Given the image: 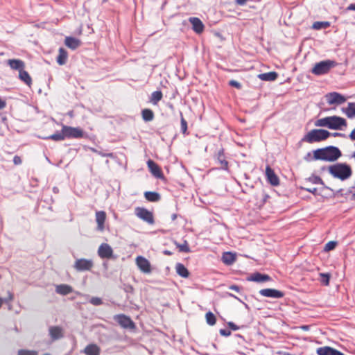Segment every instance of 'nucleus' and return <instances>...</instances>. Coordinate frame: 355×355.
Listing matches in <instances>:
<instances>
[{"mask_svg":"<svg viewBox=\"0 0 355 355\" xmlns=\"http://www.w3.org/2000/svg\"><path fill=\"white\" fill-rule=\"evenodd\" d=\"M315 125L327 127L332 130H341L343 126H347L346 120L340 116H332L318 119Z\"/></svg>","mask_w":355,"mask_h":355,"instance_id":"obj_2","label":"nucleus"},{"mask_svg":"<svg viewBox=\"0 0 355 355\" xmlns=\"http://www.w3.org/2000/svg\"><path fill=\"white\" fill-rule=\"evenodd\" d=\"M329 105H340L346 101V98L338 92H331L326 95Z\"/></svg>","mask_w":355,"mask_h":355,"instance_id":"obj_11","label":"nucleus"},{"mask_svg":"<svg viewBox=\"0 0 355 355\" xmlns=\"http://www.w3.org/2000/svg\"><path fill=\"white\" fill-rule=\"evenodd\" d=\"M177 247L179 248L180 252H189L190 248L187 241H184L183 244H177Z\"/></svg>","mask_w":355,"mask_h":355,"instance_id":"obj_40","label":"nucleus"},{"mask_svg":"<svg viewBox=\"0 0 355 355\" xmlns=\"http://www.w3.org/2000/svg\"><path fill=\"white\" fill-rule=\"evenodd\" d=\"M181 130L184 134L186 133L187 130V122L185 120V119L183 117L182 114H181Z\"/></svg>","mask_w":355,"mask_h":355,"instance_id":"obj_41","label":"nucleus"},{"mask_svg":"<svg viewBox=\"0 0 355 355\" xmlns=\"http://www.w3.org/2000/svg\"><path fill=\"white\" fill-rule=\"evenodd\" d=\"M98 254L101 259H111L113 257V250L107 243H102L98 250Z\"/></svg>","mask_w":355,"mask_h":355,"instance_id":"obj_12","label":"nucleus"},{"mask_svg":"<svg viewBox=\"0 0 355 355\" xmlns=\"http://www.w3.org/2000/svg\"><path fill=\"white\" fill-rule=\"evenodd\" d=\"M135 215L148 223V224L153 225L155 223L154 216L151 211L144 207H136L135 209Z\"/></svg>","mask_w":355,"mask_h":355,"instance_id":"obj_7","label":"nucleus"},{"mask_svg":"<svg viewBox=\"0 0 355 355\" xmlns=\"http://www.w3.org/2000/svg\"><path fill=\"white\" fill-rule=\"evenodd\" d=\"M19 78L27 85L30 86L32 83V78L25 69L19 72Z\"/></svg>","mask_w":355,"mask_h":355,"instance_id":"obj_28","label":"nucleus"},{"mask_svg":"<svg viewBox=\"0 0 355 355\" xmlns=\"http://www.w3.org/2000/svg\"><path fill=\"white\" fill-rule=\"evenodd\" d=\"M17 355H38V352L35 350L19 349Z\"/></svg>","mask_w":355,"mask_h":355,"instance_id":"obj_38","label":"nucleus"},{"mask_svg":"<svg viewBox=\"0 0 355 355\" xmlns=\"http://www.w3.org/2000/svg\"><path fill=\"white\" fill-rule=\"evenodd\" d=\"M6 107V102L5 100L0 97V110L4 109Z\"/></svg>","mask_w":355,"mask_h":355,"instance_id":"obj_49","label":"nucleus"},{"mask_svg":"<svg viewBox=\"0 0 355 355\" xmlns=\"http://www.w3.org/2000/svg\"><path fill=\"white\" fill-rule=\"evenodd\" d=\"M227 325L232 330L234 331L238 330L239 329V327L232 322H229Z\"/></svg>","mask_w":355,"mask_h":355,"instance_id":"obj_47","label":"nucleus"},{"mask_svg":"<svg viewBox=\"0 0 355 355\" xmlns=\"http://www.w3.org/2000/svg\"><path fill=\"white\" fill-rule=\"evenodd\" d=\"M147 166L150 173L157 178L163 179L164 175L161 168L152 159L147 162Z\"/></svg>","mask_w":355,"mask_h":355,"instance_id":"obj_14","label":"nucleus"},{"mask_svg":"<svg viewBox=\"0 0 355 355\" xmlns=\"http://www.w3.org/2000/svg\"><path fill=\"white\" fill-rule=\"evenodd\" d=\"M331 347H322L317 349V354L318 355H331Z\"/></svg>","mask_w":355,"mask_h":355,"instance_id":"obj_37","label":"nucleus"},{"mask_svg":"<svg viewBox=\"0 0 355 355\" xmlns=\"http://www.w3.org/2000/svg\"><path fill=\"white\" fill-rule=\"evenodd\" d=\"M235 1L238 5L243 6L245 4L247 0H235Z\"/></svg>","mask_w":355,"mask_h":355,"instance_id":"obj_54","label":"nucleus"},{"mask_svg":"<svg viewBox=\"0 0 355 355\" xmlns=\"http://www.w3.org/2000/svg\"><path fill=\"white\" fill-rule=\"evenodd\" d=\"M175 270L176 272L183 278H187L190 275L188 269L182 263H180L176 264Z\"/></svg>","mask_w":355,"mask_h":355,"instance_id":"obj_26","label":"nucleus"},{"mask_svg":"<svg viewBox=\"0 0 355 355\" xmlns=\"http://www.w3.org/2000/svg\"><path fill=\"white\" fill-rule=\"evenodd\" d=\"M83 353L86 355H99L101 348L96 344H89L84 349Z\"/></svg>","mask_w":355,"mask_h":355,"instance_id":"obj_21","label":"nucleus"},{"mask_svg":"<svg viewBox=\"0 0 355 355\" xmlns=\"http://www.w3.org/2000/svg\"><path fill=\"white\" fill-rule=\"evenodd\" d=\"M205 318L207 323L211 326L214 325L216 322V316L211 311H209L206 313Z\"/></svg>","mask_w":355,"mask_h":355,"instance_id":"obj_36","label":"nucleus"},{"mask_svg":"<svg viewBox=\"0 0 355 355\" xmlns=\"http://www.w3.org/2000/svg\"><path fill=\"white\" fill-rule=\"evenodd\" d=\"M164 253L165 254H167V255H171V252L170 251H168V250H165V251L164 252Z\"/></svg>","mask_w":355,"mask_h":355,"instance_id":"obj_57","label":"nucleus"},{"mask_svg":"<svg viewBox=\"0 0 355 355\" xmlns=\"http://www.w3.org/2000/svg\"><path fill=\"white\" fill-rule=\"evenodd\" d=\"M354 157H355V151H354Z\"/></svg>","mask_w":355,"mask_h":355,"instance_id":"obj_61","label":"nucleus"},{"mask_svg":"<svg viewBox=\"0 0 355 355\" xmlns=\"http://www.w3.org/2000/svg\"><path fill=\"white\" fill-rule=\"evenodd\" d=\"M68 58L67 51L62 47L58 50V55L57 56L56 61L59 65H64L66 64Z\"/></svg>","mask_w":355,"mask_h":355,"instance_id":"obj_23","label":"nucleus"},{"mask_svg":"<svg viewBox=\"0 0 355 355\" xmlns=\"http://www.w3.org/2000/svg\"><path fill=\"white\" fill-rule=\"evenodd\" d=\"M220 335L224 336H229L231 334V331L229 330H227V329H220Z\"/></svg>","mask_w":355,"mask_h":355,"instance_id":"obj_48","label":"nucleus"},{"mask_svg":"<svg viewBox=\"0 0 355 355\" xmlns=\"http://www.w3.org/2000/svg\"><path fill=\"white\" fill-rule=\"evenodd\" d=\"M277 77L278 74L275 71H270L258 75V78L263 81H274L277 78Z\"/></svg>","mask_w":355,"mask_h":355,"instance_id":"obj_25","label":"nucleus"},{"mask_svg":"<svg viewBox=\"0 0 355 355\" xmlns=\"http://www.w3.org/2000/svg\"><path fill=\"white\" fill-rule=\"evenodd\" d=\"M3 300L0 297V308L1 307L2 304H3Z\"/></svg>","mask_w":355,"mask_h":355,"instance_id":"obj_58","label":"nucleus"},{"mask_svg":"<svg viewBox=\"0 0 355 355\" xmlns=\"http://www.w3.org/2000/svg\"><path fill=\"white\" fill-rule=\"evenodd\" d=\"M304 189L308 191V192H310L314 195H317L318 194V189L315 188V187H308V188H304Z\"/></svg>","mask_w":355,"mask_h":355,"instance_id":"obj_45","label":"nucleus"},{"mask_svg":"<svg viewBox=\"0 0 355 355\" xmlns=\"http://www.w3.org/2000/svg\"><path fill=\"white\" fill-rule=\"evenodd\" d=\"M222 261L226 265H232L236 261V255L230 252H224Z\"/></svg>","mask_w":355,"mask_h":355,"instance_id":"obj_27","label":"nucleus"},{"mask_svg":"<svg viewBox=\"0 0 355 355\" xmlns=\"http://www.w3.org/2000/svg\"><path fill=\"white\" fill-rule=\"evenodd\" d=\"M90 303L94 306H99L103 304L102 300L97 297H93L89 300Z\"/></svg>","mask_w":355,"mask_h":355,"instance_id":"obj_43","label":"nucleus"},{"mask_svg":"<svg viewBox=\"0 0 355 355\" xmlns=\"http://www.w3.org/2000/svg\"><path fill=\"white\" fill-rule=\"evenodd\" d=\"M266 176L268 182L272 186H277L279 184V179L275 174L273 169L270 166H267L266 168Z\"/></svg>","mask_w":355,"mask_h":355,"instance_id":"obj_15","label":"nucleus"},{"mask_svg":"<svg viewBox=\"0 0 355 355\" xmlns=\"http://www.w3.org/2000/svg\"><path fill=\"white\" fill-rule=\"evenodd\" d=\"M344 112L348 118H355V103H349Z\"/></svg>","mask_w":355,"mask_h":355,"instance_id":"obj_32","label":"nucleus"},{"mask_svg":"<svg viewBox=\"0 0 355 355\" xmlns=\"http://www.w3.org/2000/svg\"><path fill=\"white\" fill-rule=\"evenodd\" d=\"M144 197L149 202H158L161 198L159 193L155 191H146Z\"/></svg>","mask_w":355,"mask_h":355,"instance_id":"obj_29","label":"nucleus"},{"mask_svg":"<svg viewBox=\"0 0 355 355\" xmlns=\"http://www.w3.org/2000/svg\"><path fill=\"white\" fill-rule=\"evenodd\" d=\"M114 319L123 328L134 329L135 327V323L131 318L124 314L116 315L114 316Z\"/></svg>","mask_w":355,"mask_h":355,"instance_id":"obj_9","label":"nucleus"},{"mask_svg":"<svg viewBox=\"0 0 355 355\" xmlns=\"http://www.w3.org/2000/svg\"><path fill=\"white\" fill-rule=\"evenodd\" d=\"M81 41L73 37H66L64 39V44L69 49L75 50L81 45Z\"/></svg>","mask_w":355,"mask_h":355,"instance_id":"obj_19","label":"nucleus"},{"mask_svg":"<svg viewBox=\"0 0 355 355\" xmlns=\"http://www.w3.org/2000/svg\"><path fill=\"white\" fill-rule=\"evenodd\" d=\"M329 172L335 178L342 180L349 178L352 175L349 166L345 164H336L329 167Z\"/></svg>","mask_w":355,"mask_h":355,"instance_id":"obj_3","label":"nucleus"},{"mask_svg":"<svg viewBox=\"0 0 355 355\" xmlns=\"http://www.w3.org/2000/svg\"><path fill=\"white\" fill-rule=\"evenodd\" d=\"M300 328L304 331H308L309 329V326L308 325H302Z\"/></svg>","mask_w":355,"mask_h":355,"instance_id":"obj_55","label":"nucleus"},{"mask_svg":"<svg viewBox=\"0 0 355 355\" xmlns=\"http://www.w3.org/2000/svg\"><path fill=\"white\" fill-rule=\"evenodd\" d=\"M154 112L148 108L144 109L141 111V116L144 121H151L154 119Z\"/></svg>","mask_w":355,"mask_h":355,"instance_id":"obj_30","label":"nucleus"},{"mask_svg":"<svg viewBox=\"0 0 355 355\" xmlns=\"http://www.w3.org/2000/svg\"><path fill=\"white\" fill-rule=\"evenodd\" d=\"M261 295L271 298H282L284 296V292L275 288H264L259 291Z\"/></svg>","mask_w":355,"mask_h":355,"instance_id":"obj_13","label":"nucleus"},{"mask_svg":"<svg viewBox=\"0 0 355 355\" xmlns=\"http://www.w3.org/2000/svg\"><path fill=\"white\" fill-rule=\"evenodd\" d=\"M347 10H353V11H355V3H351L349 4L347 8H346Z\"/></svg>","mask_w":355,"mask_h":355,"instance_id":"obj_52","label":"nucleus"},{"mask_svg":"<svg viewBox=\"0 0 355 355\" xmlns=\"http://www.w3.org/2000/svg\"><path fill=\"white\" fill-rule=\"evenodd\" d=\"M330 132L323 129H313L309 131L302 139L303 141L312 144L327 139Z\"/></svg>","mask_w":355,"mask_h":355,"instance_id":"obj_4","label":"nucleus"},{"mask_svg":"<svg viewBox=\"0 0 355 355\" xmlns=\"http://www.w3.org/2000/svg\"><path fill=\"white\" fill-rule=\"evenodd\" d=\"M349 138L352 141H355V128L353 129V130L349 134Z\"/></svg>","mask_w":355,"mask_h":355,"instance_id":"obj_53","label":"nucleus"},{"mask_svg":"<svg viewBox=\"0 0 355 355\" xmlns=\"http://www.w3.org/2000/svg\"><path fill=\"white\" fill-rule=\"evenodd\" d=\"M218 160L220 162L221 167L223 168H227L228 162L225 159V155L223 150H220L218 153Z\"/></svg>","mask_w":355,"mask_h":355,"instance_id":"obj_35","label":"nucleus"},{"mask_svg":"<svg viewBox=\"0 0 355 355\" xmlns=\"http://www.w3.org/2000/svg\"><path fill=\"white\" fill-rule=\"evenodd\" d=\"M189 21L192 25V29L197 34H200L204 31L205 26L202 21L198 17H190Z\"/></svg>","mask_w":355,"mask_h":355,"instance_id":"obj_17","label":"nucleus"},{"mask_svg":"<svg viewBox=\"0 0 355 355\" xmlns=\"http://www.w3.org/2000/svg\"><path fill=\"white\" fill-rule=\"evenodd\" d=\"M49 335L53 340H58L63 337L62 328L58 326H53L49 328Z\"/></svg>","mask_w":355,"mask_h":355,"instance_id":"obj_20","label":"nucleus"},{"mask_svg":"<svg viewBox=\"0 0 355 355\" xmlns=\"http://www.w3.org/2000/svg\"><path fill=\"white\" fill-rule=\"evenodd\" d=\"M65 138L67 139H80L84 137L83 130L78 127H71L62 125Z\"/></svg>","mask_w":355,"mask_h":355,"instance_id":"obj_6","label":"nucleus"},{"mask_svg":"<svg viewBox=\"0 0 355 355\" xmlns=\"http://www.w3.org/2000/svg\"><path fill=\"white\" fill-rule=\"evenodd\" d=\"M330 26L329 21H315L313 24L312 28L315 30L327 28Z\"/></svg>","mask_w":355,"mask_h":355,"instance_id":"obj_34","label":"nucleus"},{"mask_svg":"<svg viewBox=\"0 0 355 355\" xmlns=\"http://www.w3.org/2000/svg\"><path fill=\"white\" fill-rule=\"evenodd\" d=\"M55 291L62 295H67L73 291V288L67 284H60L56 286Z\"/></svg>","mask_w":355,"mask_h":355,"instance_id":"obj_24","label":"nucleus"},{"mask_svg":"<svg viewBox=\"0 0 355 355\" xmlns=\"http://www.w3.org/2000/svg\"><path fill=\"white\" fill-rule=\"evenodd\" d=\"M12 298H13L12 295V294H10V295H9V300H12Z\"/></svg>","mask_w":355,"mask_h":355,"instance_id":"obj_59","label":"nucleus"},{"mask_svg":"<svg viewBox=\"0 0 355 355\" xmlns=\"http://www.w3.org/2000/svg\"><path fill=\"white\" fill-rule=\"evenodd\" d=\"M270 279L271 278L269 275L259 272H255L252 274L250 278H248V280L256 282H268Z\"/></svg>","mask_w":355,"mask_h":355,"instance_id":"obj_22","label":"nucleus"},{"mask_svg":"<svg viewBox=\"0 0 355 355\" xmlns=\"http://www.w3.org/2000/svg\"><path fill=\"white\" fill-rule=\"evenodd\" d=\"M336 245H337V242L331 241L326 243L324 250V251L328 252V251L334 250L336 247Z\"/></svg>","mask_w":355,"mask_h":355,"instance_id":"obj_39","label":"nucleus"},{"mask_svg":"<svg viewBox=\"0 0 355 355\" xmlns=\"http://www.w3.org/2000/svg\"><path fill=\"white\" fill-rule=\"evenodd\" d=\"M178 216L176 214H173L171 215V219L172 220H175L177 218Z\"/></svg>","mask_w":355,"mask_h":355,"instance_id":"obj_56","label":"nucleus"},{"mask_svg":"<svg viewBox=\"0 0 355 355\" xmlns=\"http://www.w3.org/2000/svg\"><path fill=\"white\" fill-rule=\"evenodd\" d=\"M337 65L336 61L331 60H326L317 62L311 69V73L316 76H321L326 74L330 70Z\"/></svg>","mask_w":355,"mask_h":355,"instance_id":"obj_5","label":"nucleus"},{"mask_svg":"<svg viewBox=\"0 0 355 355\" xmlns=\"http://www.w3.org/2000/svg\"><path fill=\"white\" fill-rule=\"evenodd\" d=\"M13 162L15 165H19L22 163L21 158L18 155H15L13 158Z\"/></svg>","mask_w":355,"mask_h":355,"instance_id":"obj_46","label":"nucleus"},{"mask_svg":"<svg viewBox=\"0 0 355 355\" xmlns=\"http://www.w3.org/2000/svg\"><path fill=\"white\" fill-rule=\"evenodd\" d=\"M163 97V94L161 91H155L151 94L150 101L154 105H157L159 101L162 100Z\"/></svg>","mask_w":355,"mask_h":355,"instance_id":"obj_31","label":"nucleus"},{"mask_svg":"<svg viewBox=\"0 0 355 355\" xmlns=\"http://www.w3.org/2000/svg\"><path fill=\"white\" fill-rule=\"evenodd\" d=\"M46 139H51L53 141H62V140L65 139L66 138H65V135L64 133L63 128L62 127L61 132H57L56 133L49 136L48 137H46Z\"/></svg>","mask_w":355,"mask_h":355,"instance_id":"obj_33","label":"nucleus"},{"mask_svg":"<svg viewBox=\"0 0 355 355\" xmlns=\"http://www.w3.org/2000/svg\"><path fill=\"white\" fill-rule=\"evenodd\" d=\"M331 355H343V354L331 347Z\"/></svg>","mask_w":355,"mask_h":355,"instance_id":"obj_50","label":"nucleus"},{"mask_svg":"<svg viewBox=\"0 0 355 355\" xmlns=\"http://www.w3.org/2000/svg\"><path fill=\"white\" fill-rule=\"evenodd\" d=\"M6 63L12 70L18 71V72L26 67L25 62L20 59H9Z\"/></svg>","mask_w":355,"mask_h":355,"instance_id":"obj_16","label":"nucleus"},{"mask_svg":"<svg viewBox=\"0 0 355 355\" xmlns=\"http://www.w3.org/2000/svg\"><path fill=\"white\" fill-rule=\"evenodd\" d=\"M229 85L234 87H236L237 89L241 88V85L239 82H237L236 80H231L229 82Z\"/></svg>","mask_w":355,"mask_h":355,"instance_id":"obj_44","label":"nucleus"},{"mask_svg":"<svg viewBox=\"0 0 355 355\" xmlns=\"http://www.w3.org/2000/svg\"><path fill=\"white\" fill-rule=\"evenodd\" d=\"M230 289L233 290V291H234L236 292H239L240 290H241L240 287L236 286V285H232V286H230Z\"/></svg>","mask_w":355,"mask_h":355,"instance_id":"obj_51","label":"nucleus"},{"mask_svg":"<svg viewBox=\"0 0 355 355\" xmlns=\"http://www.w3.org/2000/svg\"><path fill=\"white\" fill-rule=\"evenodd\" d=\"M320 275L322 277V282L324 283V285L328 286L329 284L330 275L325 273H320Z\"/></svg>","mask_w":355,"mask_h":355,"instance_id":"obj_42","label":"nucleus"},{"mask_svg":"<svg viewBox=\"0 0 355 355\" xmlns=\"http://www.w3.org/2000/svg\"><path fill=\"white\" fill-rule=\"evenodd\" d=\"M94 266V263L90 259H77L73 265L77 271L90 270Z\"/></svg>","mask_w":355,"mask_h":355,"instance_id":"obj_10","label":"nucleus"},{"mask_svg":"<svg viewBox=\"0 0 355 355\" xmlns=\"http://www.w3.org/2000/svg\"><path fill=\"white\" fill-rule=\"evenodd\" d=\"M313 159L334 162L341 156L340 150L334 146L319 148L313 152Z\"/></svg>","mask_w":355,"mask_h":355,"instance_id":"obj_1","label":"nucleus"},{"mask_svg":"<svg viewBox=\"0 0 355 355\" xmlns=\"http://www.w3.org/2000/svg\"><path fill=\"white\" fill-rule=\"evenodd\" d=\"M43 355H51V354L49 353H46V354H44Z\"/></svg>","mask_w":355,"mask_h":355,"instance_id":"obj_60","label":"nucleus"},{"mask_svg":"<svg viewBox=\"0 0 355 355\" xmlns=\"http://www.w3.org/2000/svg\"><path fill=\"white\" fill-rule=\"evenodd\" d=\"M135 263L143 273L150 274L152 272L150 263L146 258L142 256H138L135 259Z\"/></svg>","mask_w":355,"mask_h":355,"instance_id":"obj_8","label":"nucleus"},{"mask_svg":"<svg viewBox=\"0 0 355 355\" xmlns=\"http://www.w3.org/2000/svg\"><path fill=\"white\" fill-rule=\"evenodd\" d=\"M106 220V213L104 211H98L96 212V221L97 223L98 230L102 232L104 230V224Z\"/></svg>","mask_w":355,"mask_h":355,"instance_id":"obj_18","label":"nucleus"}]
</instances>
